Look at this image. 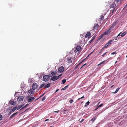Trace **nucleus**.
<instances>
[{
    "mask_svg": "<svg viewBox=\"0 0 127 127\" xmlns=\"http://www.w3.org/2000/svg\"><path fill=\"white\" fill-rule=\"evenodd\" d=\"M80 65V64H78L77 65L76 67H75V69H76L78 67L79 65Z\"/></svg>",
    "mask_w": 127,
    "mask_h": 127,
    "instance_id": "4c0bfd02",
    "label": "nucleus"
},
{
    "mask_svg": "<svg viewBox=\"0 0 127 127\" xmlns=\"http://www.w3.org/2000/svg\"><path fill=\"white\" fill-rule=\"evenodd\" d=\"M21 108V107L20 106L17 107V109L18 110L19 109H20Z\"/></svg>",
    "mask_w": 127,
    "mask_h": 127,
    "instance_id": "8fccbe9b",
    "label": "nucleus"
},
{
    "mask_svg": "<svg viewBox=\"0 0 127 127\" xmlns=\"http://www.w3.org/2000/svg\"><path fill=\"white\" fill-rule=\"evenodd\" d=\"M50 86V83H48L44 87V88H48Z\"/></svg>",
    "mask_w": 127,
    "mask_h": 127,
    "instance_id": "2eb2a0df",
    "label": "nucleus"
},
{
    "mask_svg": "<svg viewBox=\"0 0 127 127\" xmlns=\"http://www.w3.org/2000/svg\"><path fill=\"white\" fill-rule=\"evenodd\" d=\"M90 54L88 56H87V57H89L90 56Z\"/></svg>",
    "mask_w": 127,
    "mask_h": 127,
    "instance_id": "338daca9",
    "label": "nucleus"
},
{
    "mask_svg": "<svg viewBox=\"0 0 127 127\" xmlns=\"http://www.w3.org/2000/svg\"><path fill=\"white\" fill-rule=\"evenodd\" d=\"M72 52H70L69 53L70 54H71L72 53Z\"/></svg>",
    "mask_w": 127,
    "mask_h": 127,
    "instance_id": "69168bd1",
    "label": "nucleus"
},
{
    "mask_svg": "<svg viewBox=\"0 0 127 127\" xmlns=\"http://www.w3.org/2000/svg\"><path fill=\"white\" fill-rule=\"evenodd\" d=\"M73 102V99H72L70 100H69V102L70 103H71Z\"/></svg>",
    "mask_w": 127,
    "mask_h": 127,
    "instance_id": "72a5a7b5",
    "label": "nucleus"
},
{
    "mask_svg": "<svg viewBox=\"0 0 127 127\" xmlns=\"http://www.w3.org/2000/svg\"><path fill=\"white\" fill-rule=\"evenodd\" d=\"M91 35V33L90 32H88L86 34L85 37L86 38L87 37H89V36H90Z\"/></svg>",
    "mask_w": 127,
    "mask_h": 127,
    "instance_id": "a211bd4d",
    "label": "nucleus"
},
{
    "mask_svg": "<svg viewBox=\"0 0 127 127\" xmlns=\"http://www.w3.org/2000/svg\"><path fill=\"white\" fill-rule=\"evenodd\" d=\"M81 47L80 46H77L76 47V51H79L80 49H81Z\"/></svg>",
    "mask_w": 127,
    "mask_h": 127,
    "instance_id": "9d476101",
    "label": "nucleus"
},
{
    "mask_svg": "<svg viewBox=\"0 0 127 127\" xmlns=\"http://www.w3.org/2000/svg\"><path fill=\"white\" fill-rule=\"evenodd\" d=\"M115 6L116 5L115 4V3H113L110 6V8H115Z\"/></svg>",
    "mask_w": 127,
    "mask_h": 127,
    "instance_id": "dca6fc26",
    "label": "nucleus"
},
{
    "mask_svg": "<svg viewBox=\"0 0 127 127\" xmlns=\"http://www.w3.org/2000/svg\"><path fill=\"white\" fill-rule=\"evenodd\" d=\"M11 112H10L9 113V114H8L9 115H10V114H11Z\"/></svg>",
    "mask_w": 127,
    "mask_h": 127,
    "instance_id": "0e129e2a",
    "label": "nucleus"
},
{
    "mask_svg": "<svg viewBox=\"0 0 127 127\" xmlns=\"http://www.w3.org/2000/svg\"><path fill=\"white\" fill-rule=\"evenodd\" d=\"M101 37H102V36H101H101H99V38H101Z\"/></svg>",
    "mask_w": 127,
    "mask_h": 127,
    "instance_id": "680f3d73",
    "label": "nucleus"
},
{
    "mask_svg": "<svg viewBox=\"0 0 127 127\" xmlns=\"http://www.w3.org/2000/svg\"><path fill=\"white\" fill-rule=\"evenodd\" d=\"M61 75H62V74H61V75H59L58 76H57V79H58L59 78L61 77Z\"/></svg>",
    "mask_w": 127,
    "mask_h": 127,
    "instance_id": "c9c22d12",
    "label": "nucleus"
},
{
    "mask_svg": "<svg viewBox=\"0 0 127 127\" xmlns=\"http://www.w3.org/2000/svg\"><path fill=\"white\" fill-rule=\"evenodd\" d=\"M48 120H49V119H47L45 120V122H46V121H48Z\"/></svg>",
    "mask_w": 127,
    "mask_h": 127,
    "instance_id": "4d7b16f0",
    "label": "nucleus"
},
{
    "mask_svg": "<svg viewBox=\"0 0 127 127\" xmlns=\"http://www.w3.org/2000/svg\"><path fill=\"white\" fill-rule=\"evenodd\" d=\"M66 81V80L65 79H64L62 80V84H64L65 82Z\"/></svg>",
    "mask_w": 127,
    "mask_h": 127,
    "instance_id": "393cba45",
    "label": "nucleus"
},
{
    "mask_svg": "<svg viewBox=\"0 0 127 127\" xmlns=\"http://www.w3.org/2000/svg\"><path fill=\"white\" fill-rule=\"evenodd\" d=\"M64 68L63 66H61L58 69V71L60 72H63L64 70Z\"/></svg>",
    "mask_w": 127,
    "mask_h": 127,
    "instance_id": "20e7f679",
    "label": "nucleus"
},
{
    "mask_svg": "<svg viewBox=\"0 0 127 127\" xmlns=\"http://www.w3.org/2000/svg\"><path fill=\"white\" fill-rule=\"evenodd\" d=\"M33 93V91L32 90H30L28 91V95L29 94L31 95Z\"/></svg>",
    "mask_w": 127,
    "mask_h": 127,
    "instance_id": "f3484780",
    "label": "nucleus"
},
{
    "mask_svg": "<svg viewBox=\"0 0 127 127\" xmlns=\"http://www.w3.org/2000/svg\"><path fill=\"white\" fill-rule=\"evenodd\" d=\"M117 51H115L114 52L112 53H111V55H114V54H116L117 52H116Z\"/></svg>",
    "mask_w": 127,
    "mask_h": 127,
    "instance_id": "2f4dec72",
    "label": "nucleus"
},
{
    "mask_svg": "<svg viewBox=\"0 0 127 127\" xmlns=\"http://www.w3.org/2000/svg\"><path fill=\"white\" fill-rule=\"evenodd\" d=\"M29 82H30V83L31 82H31V80H30V79H29Z\"/></svg>",
    "mask_w": 127,
    "mask_h": 127,
    "instance_id": "e2e57ef3",
    "label": "nucleus"
},
{
    "mask_svg": "<svg viewBox=\"0 0 127 127\" xmlns=\"http://www.w3.org/2000/svg\"><path fill=\"white\" fill-rule=\"evenodd\" d=\"M83 60H82L81 61V62L79 63V64L80 65L83 62Z\"/></svg>",
    "mask_w": 127,
    "mask_h": 127,
    "instance_id": "3c124183",
    "label": "nucleus"
},
{
    "mask_svg": "<svg viewBox=\"0 0 127 127\" xmlns=\"http://www.w3.org/2000/svg\"><path fill=\"white\" fill-rule=\"evenodd\" d=\"M86 64H84L83 66H82L80 68V69H81V68H82L83 67H84Z\"/></svg>",
    "mask_w": 127,
    "mask_h": 127,
    "instance_id": "37998d69",
    "label": "nucleus"
},
{
    "mask_svg": "<svg viewBox=\"0 0 127 127\" xmlns=\"http://www.w3.org/2000/svg\"><path fill=\"white\" fill-rule=\"evenodd\" d=\"M104 48H103L99 52V53H100L103 50V49Z\"/></svg>",
    "mask_w": 127,
    "mask_h": 127,
    "instance_id": "79ce46f5",
    "label": "nucleus"
},
{
    "mask_svg": "<svg viewBox=\"0 0 127 127\" xmlns=\"http://www.w3.org/2000/svg\"><path fill=\"white\" fill-rule=\"evenodd\" d=\"M100 102H98V103H97V106H98V105H99V103H100Z\"/></svg>",
    "mask_w": 127,
    "mask_h": 127,
    "instance_id": "13d9d810",
    "label": "nucleus"
},
{
    "mask_svg": "<svg viewBox=\"0 0 127 127\" xmlns=\"http://www.w3.org/2000/svg\"><path fill=\"white\" fill-rule=\"evenodd\" d=\"M10 104L11 105H14L15 104V102L13 101H10Z\"/></svg>",
    "mask_w": 127,
    "mask_h": 127,
    "instance_id": "aec40b11",
    "label": "nucleus"
},
{
    "mask_svg": "<svg viewBox=\"0 0 127 127\" xmlns=\"http://www.w3.org/2000/svg\"><path fill=\"white\" fill-rule=\"evenodd\" d=\"M105 62H106V61H104L102 62L101 63H100L98 65H101V64H104V63Z\"/></svg>",
    "mask_w": 127,
    "mask_h": 127,
    "instance_id": "bb28decb",
    "label": "nucleus"
},
{
    "mask_svg": "<svg viewBox=\"0 0 127 127\" xmlns=\"http://www.w3.org/2000/svg\"><path fill=\"white\" fill-rule=\"evenodd\" d=\"M116 1V2H117V3H118V2H119L121 1V0H115Z\"/></svg>",
    "mask_w": 127,
    "mask_h": 127,
    "instance_id": "de8ad7c7",
    "label": "nucleus"
},
{
    "mask_svg": "<svg viewBox=\"0 0 127 127\" xmlns=\"http://www.w3.org/2000/svg\"><path fill=\"white\" fill-rule=\"evenodd\" d=\"M58 112H59L58 111H57L54 112H55V113H58Z\"/></svg>",
    "mask_w": 127,
    "mask_h": 127,
    "instance_id": "603ef678",
    "label": "nucleus"
},
{
    "mask_svg": "<svg viewBox=\"0 0 127 127\" xmlns=\"http://www.w3.org/2000/svg\"><path fill=\"white\" fill-rule=\"evenodd\" d=\"M95 36H94V37L91 40L92 41H93V40L95 39Z\"/></svg>",
    "mask_w": 127,
    "mask_h": 127,
    "instance_id": "a19ab883",
    "label": "nucleus"
},
{
    "mask_svg": "<svg viewBox=\"0 0 127 127\" xmlns=\"http://www.w3.org/2000/svg\"><path fill=\"white\" fill-rule=\"evenodd\" d=\"M42 74H40L39 76V78L40 79H41V78H42Z\"/></svg>",
    "mask_w": 127,
    "mask_h": 127,
    "instance_id": "c03bdc74",
    "label": "nucleus"
},
{
    "mask_svg": "<svg viewBox=\"0 0 127 127\" xmlns=\"http://www.w3.org/2000/svg\"><path fill=\"white\" fill-rule=\"evenodd\" d=\"M49 79V76L48 75H45L44 76L43 78V81L46 82Z\"/></svg>",
    "mask_w": 127,
    "mask_h": 127,
    "instance_id": "f03ea898",
    "label": "nucleus"
},
{
    "mask_svg": "<svg viewBox=\"0 0 127 127\" xmlns=\"http://www.w3.org/2000/svg\"><path fill=\"white\" fill-rule=\"evenodd\" d=\"M92 42V41L91 40V41H89V43H91V42Z\"/></svg>",
    "mask_w": 127,
    "mask_h": 127,
    "instance_id": "052dcab7",
    "label": "nucleus"
},
{
    "mask_svg": "<svg viewBox=\"0 0 127 127\" xmlns=\"http://www.w3.org/2000/svg\"><path fill=\"white\" fill-rule=\"evenodd\" d=\"M111 29H112L110 27L107 30L103 33V34L104 35H106L108 33H109L111 32Z\"/></svg>",
    "mask_w": 127,
    "mask_h": 127,
    "instance_id": "7ed1b4c3",
    "label": "nucleus"
},
{
    "mask_svg": "<svg viewBox=\"0 0 127 127\" xmlns=\"http://www.w3.org/2000/svg\"><path fill=\"white\" fill-rule=\"evenodd\" d=\"M118 22L117 21H116L112 25V26L110 27V28H111L112 29V28H113V27L115 26L117 24Z\"/></svg>",
    "mask_w": 127,
    "mask_h": 127,
    "instance_id": "9b49d317",
    "label": "nucleus"
},
{
    "mask_svg": "<svg viewBox=\"0 0 127 127\" xmlns=\"http://www.w3.org/2000/svg\"><path fill=\"white\" fill-rule=\"evenodd\" d=\"M55 72H51L50 74H49V76L50 77H52L55 75Z\"/></svg>",
    "mask_w": 127,
    "mask_h": 127,
    "instance_id": "6e6552de",
    "label": "nucleus"
},
{
    "mask_svg": "<svg viewBox=\"0 0 127 127\" xmlns=\"http://www.w3.org/2000/svg\"><path fill=\"white\" fill-rule=\"evenodd\" d=\"M121 32L119 34L117 35V36L116 37H118L120 35V34L121 33Z\"/></svg>",
    "mask_w": 127,
    "mask_h": 127,
    "instance_id": "09e8293b",
    "label": "nucleus"
},
{
    "mask_svg": "<svg viewBox=\"0 0 127 127\" xmlns=\"http://www.w3.org/2000/svg\"><path fill=\"white\" fill-rule=\"evenodd\" d=\"M94 52V50H93V51H92V52H91L90 54V55H91V54H93Z\"/></svg>",
    "mask_w": 127,
    "mask_h": 127,
    "instance_id": "a18cd8bd",
    "label": "nucleus"
},
{
    "mask_svg": "<svg viewBox=\"0 0 127 127\" xmlns=\"http://www.w3.org/2000/svg\"><path fill=\"white\" fill-rule=\"evenodd\" d=\"M99 27V25L97 24H95L94 27V29H97Z\"/></svg>",
    "mask_w": 127,
    "mask_h": 127,
    "instance_id": "f8f14e48",
    "label": "nucleus"
},
{
    "mask_svg": "<svg viewBox=\"0 0 127 127\" xmlns=\"http://www.w3.org/2000/svg\"><path fill=\"white\" fill-rule=\"evenodd\" d=\"M17 109V107H14L12 109V111L13 112L14 111L16 110Z\"/></svg>",
    "mask_w": 127,
    "mask_h": 127,
    "instance_id": "cd10ccee",
    "label": "nucleus"
},
{
    "mask_svg": "<svg viewBox=\"0 0 127 127\" xmlns=\"http://www.w3.org/2000/svg\"><path fill=\"white\" fill-rule=\"evenodd\" d=\"M115 10V8H110V10L111 11L110 13L111 14Z\"/></svg>",
    "mask_w": 127,
    "mask_h": 127,
    "instance_id": "1a4fd4ad",
    "label": "nucleus"
},
{
    "mask_svg": "<svg viewBox=\"0 0 127 127\" xmlns=\"http://www.w3.org/2000/svg\"><path fill=\"white\" fill-rule=\"evenodd\" d=\"M103 105V104L102 103H101V104L100 105H99L97 107H101L102 105Z\"/></svg>",
    "mask_w": 127,
    "mask_h": 127,
    "instance_id": "e433bc0d",
    "label": "nucleus"
},
{
    "mask_svg": "<svg viewBox=\"0 0 127 127\" xmlns=\"http://www.w3.org/2000/svg\"><path fill=\"white\" fill-rule=\"evenodd\" d=\"M116 39H115V40L116 41H117L118 40V39L117 38V37H116Z\"/></svg>",
    "mask_w": 127,
    "mask_h": 127,
    "instance_id": "bf43d9fd",
    "label": "nucleus"
},
{
    "mask_svg": "<svg viewBox=\"0 0 127 127\" xmlns=\"http://www.w3.org/2000/svg\"><path fill=\"white\" fill-rule=\"evenodd\" d=\"M108 46L107 45H106V44L103 48L104 49V48H106Z\"/></svg>",
    "mask_w": 127,
    "mask_h": 127,
    "instance_id": "f704fd0d",
    "label": "nucleus"
},
{
    "mask_svg": "<svg viewBox=\"0 0 127 127\" xmlns=\"http://www.w3.org/2000/svg\"><path fill=\"white\" fill-rule=\"evenodd\" d=\"M84 96H82V97H80V98H78V100H80L81 99H82V98H84Z\"/></svg>",
    "mask_w": 127,
    "mask_h": 127,
    "instance_id": "ea45409f",
    "label": "nucleus"
},
{
    "mask_svg": "<svg viewBox=\"0 0 127 127\" xmlns=\"http://www.w3.org/2000/svg\"><path fill=\"white\" fill-rule=\"evenodd\" d=\"M71 58L70 57L68 58L67 60L69 63H72V61L71 60Z\"/></svg>",
    "mask_w": 127,
    "mask_h": 127,
    "instance_id": "4468645a",
    "label": "nucleus"
},
{
    "mask_svg": "<svg viewBox=\"0 0 127 127\" xmlns=\"http://www.w3.org/2000/svg\"><path fill=\"white\" fill-rule=\"evenodd\" d=\"M38 86V85L36 83H33L32 87V89L33 90H34L37 89Z\"/></svg>",
    "mask_w": 127,
    "mask_h": 127,
    "instance_id": "f257e3e1",
    "label": "nucleus"
},
{
    "mask_svg": "<svg viewBox=\"0 0 127 127\" xmlns=\"http://www.w3.org/2000/svg\"><path fill=\"white\" fill-rule=\"evenodd\" d=\"M45 99H46V97H45V96H43L42 98V99H41L42 101H44V100H45Z\"/></svg>",
    "mask_w": 127,
    "mask_h": 127,
    "instance_id": "7c9ffc66",
    "label": "nucleus"
},
{
    "mask_svg": "<svg viewBox=\"0 0 127 127\" xmlns=\"http://www.w3.org/2000/svg\"><path fill=\"white\" fill-rule=\"evenodd\" d=\"M50 127H53V126H51Z\"/></svg>",
    "mask_w": 127,
    "mask_h": 127,
    "instance_id": "774afa93",
    "label": "nucleus"
},
{
    "mask_svg": "<svg viewBox=\"0 0 127 127\" xmlns=\"http://www.w3.org/2000/svg\"><path fill=\"white\" fill-rule=\"evenodd\" d=\"M29 104L28 103H27V104H26L22 108H21V109H20V110H21L22 109H23V108H24L25 107H26Z\"/></svg>",
    "mask_w": 127,
    "mask_h": 127,
    "instance_id": "c756f323",
    "label": "nucleus"
},
{
    "mask_svg": "<svg viewBox=\"0 0 127 127\" xmlns=\"http://www.w3.org/2000/svg\"><path fill=\"white\" fill-rule=\"evenodd\" d=\"M57 79L56 76H53V77L51 78V80L53 81L56 80Z\"/></svg>",
    "mask_w": 127,
    "mask_h": 127,
    "instance_id": "0eeeda50",
    "label": "nucleus"
},
{
    "mask_svg": "<svg viewBox=\"0 0 127 127\" xmlns=\"http://www.w3.org/2000/svg\"><path fill=\"white\" fill-rule=\"evenodd\" d=\"M68 85L65 86L64 88L62 89V90L64 91V90H65L68 87Z\"/></svg>",
    "mask_w": 127,
    "mask_h": 127,
    "instance_id": "b1692460",
    "label": "nucleus"
},
{
    "mask_svg": "<svg viewBox=\"0 0 127 127\" xmlns=\"http://www.w3.org/2000/svg\"><path fill=\"white\" fill-rule=\"evenodd\" d=\"M127 32H124L121 35V37H123L125 36L126 34H127Z\"/></svg>",
    "mask_w": 127,
    "mask_h": 127,
    "instance_id": "6ab92c4d",
    "label": "nucleus"
},
{
    "mask_svg": "<svg viewBox=\"0 0 127 127\" xmlns=\"http://www.w3.org/2000/svg\"><path fill=\"white\" fill-rule=\"evenodd\" d=\"M24 104H23L21 105L20 107H21V108L23 107L24 106Z\"/></svg>",
    "mask_w": 127,
    "mask_h": 127,
    "instance_id": "864d4df0",
    "label": "nucleus"
},
{
    "mask_svg": "<svg viewBox=\"0 0 127 127\" xmlns=\"http://www.w3.org/2000/svg\"><path fill=\"white\" fill-rule=\"evenodd\" d=\"M107 53V52H106L105 53H104L103 55H102L103 57H104L105 56V55Z\"/></svg>",
    "mask_w": 127,
    "mask_h": 127,
    "instance_id": "473e14b6",
    "label": "nucleus"
},
{
    "mask_svg": "<svg viewBox=\"0 0 127 127\" xmlns=\"http://www.w3.org/2000/svg\"><path fill=\"white\" fill-rule=\"evenodd\" d=\"M112 40H109L108 41V42L106 44V45L108 46L111 44V42H112Z\"/></svg>",
    "mask_w": 127,
    "mask_h": 127,
    "instance_id": "ddd939ff",
    "label": "nucleus"
},
{
    "mask_svg": "<svg viewBox=\"0 0 127 127\" xmlns=\"http://www.w3.org/2000/svg\"><path fill=\"white\" fill-rule=\"evenodd\" d=\"M2 118V117L1 115L0 114V120H1Z\"/></svg>",
    "mask_w": 127,
    "mask_h": 127,
    "instance_id": "58836bf2",
    "label": "nucleus"
},
{
    "mask_svg": "<svg viewBox=\"0 0 127 127\" xmlns=\"http://www.w3.org/2000/svg\"><path fill=\"white\" fill-rule=\"evenodd\" d=\"M24 97L23 96H19L17 99V100L19 101H23Z\"/></svg>",
    "mask_w": 127,
    "mask_h": 127,
    "instance_id": "39448f33",
    "label": "nucleus"
},
{
    "mask_svg": "<svg viewBox=\"0 0 127 127\" xmlns=\"http://www.w3.org/2000/svg\"><path fill=\"white\" fill-rule=\"evenodd\" d=\"M84 119H82L80 121V123L84 121Z\"/></svg>",
    "mask_w": 127,
    "mask_h": 127,
    "instance_id": "49530a36",
    "label": "nucleus"
},
{
    "mask_svg": "<svg viewBox=\"0 0 127 127\" xmlns=\"http://www.w3.org/2000/svg\"><path fill=\"white\" fill-rule=\"evenodd\" d=\"M59 90V89H57L56 90V92H55V93H56L57 92H58Z\"/></svg>",
    "mask_w": 127,
    "mask_h": 127,
    "instance_id": "6e6d98bb",
    "label": "nucleus"
},
{
    "mask_svg": "<svg viewBox=\"0 0 127 127\" xmlns=\"http://www.w3.org/2000/svg\"><path fill=\"white\" fill-rule=\"evenodd\" d=\"M89 103L90 102H89V101H88L85 104L84 106L86 107L87 106V105L89 104Z\"/></svg>",
    "mask_w": 127,
    "mask_h": 127,
    "instance_id": "a878e982",
    "label": "nucleus"
},
{
    "mask_svg": "<svg viewBox=\"0 0 127 127\" xmlns=\"http://www.w3.org/2000/svg\"><path fill=\"white\" fill-rule=\"evenodd\" d=\"M98 107V106L96 107V108L95 109V110H97V109H98V108L99 107Z\"/></svg>",
    "mask_w": 127,
    "mask_h": 127,
    "instance_id": "5fc2aeb1",
    "label": "nucleus"
},
{
    "mask_svg": "<svg viewBox=\"0 0 127 127\" xmlns=\"http://www.w3.org/2000/svg\"><path fill=\"white\" fill-rule=\"evenodd\" d=\"M35 99V98L33 97H30L28 100V102H30Z\"/></svg>",
    "mask_w": 127,
    "mask_h": 127,
    "instance_id": "423d86ee",
    "label": "nucleus"
},
{
    "mask_svg": "<svg viewBox=\"0 0 127 127\" xmlns=\"http://www.w3.org/2000/svg\"><path fill=\"white\" fill-rule=\"evenodd\" d=\"M17 112H16L15 113L13 114L12 115H11L10 117V118H12V117H14V115H15L17 113Z\"/></svg>",
    "mask_w": 127,
    "mask_h": 127,
    "instance_id": "5701e85b",
    "label": "nucleus"
},
{
    "mask_svg": "<svg viewBox=\"0 0 127 127\" xmlns=\"http://www.w3.org/2000/svg\"><path fill=\"white\" fill-rule=\"evenodd\" d=\"M45 85V84L43 83L39 87V88L40 89L43 87Z\"/></svg>",
    "mask_w": 127,
    "mask_h": 127,
    "instance_id": "4be33fe9",
    "label": "nucleus"
},
{
    "mask_svg": "<svg viewBox=\"0 0 127 127\" xmlns=\"http://www.w3.org/2000/svg\"><path fill=\"white\" fill-rule=\"evenodd\" d=\"M120 89V88H117L116 91L115 92H113V93H114V94H115L117 93L118 92Z\"/></svg>",
    "mask_w": 127,
    "mask_h": 127,
    "instance_id": "412c9836",
    "label": "nucleus"
},
{
    "mask_svg": "<svg viewBox=\"0 0 127 127\" xmlns=\"http://www.w3.org/2000/svg\"><path fill=\"white\" fill-rule=\"evenodd\" d=\"M96 119V118L95 117H94L93 118H92L91 119V121H94Z\"/></svg>",
    "mask_w": 127,
    "mask_h": 127,
    "instance_id": "c85d7f7f",
    "label": "nucleus"
}]
</instances>
